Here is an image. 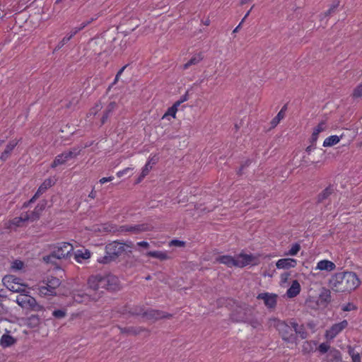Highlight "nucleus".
I'll list each match as a JSON object with an SVG mask.
<instances>
[{"instance_id":"1","label":"nucleus","mask_w":362,"mask_h":362,"mask_svg":"<svg viewBox=\"0 0 362 362\" xmlns=\"http://www.w3.org/2000/svg\"><path fill=\"white\" fill-rule=\"evenodd\" d=\"M358 275L353 272H342L334 274L329 279L330 288L337 293H350L361 285Z\"/></svg>"},{"instance_id":"2","label":"nucleus","mask_w":362,"mask_h":362,"mask_svg":"<svg viewBox=\"0 0 362 362\" xmlns=\"http://www.w3.org/2000/svg\"><path fill=\"white\" fill-rule=\"evenodd\" d=\"M134 248V245L132 241L126 243L112 242L105 247L106 255L98 261L102 264H107L118 256L132 252Z\"/></svg>"},{"instance_id":"3","label":"nucleus","mask_w":362,"mask_h":362,"mask_svg":"<svg viewBox=\"0 0 362 362\" xmlns=\"http://www.w3.org/2000/svg\"><path fill=\"white\" fill-rule=\"evenodd\" d=\"M74 250V247L69 243H59L52 246L50 255L45 256L43 260L47 263H54L55 259H66Z\"/></svg>"},{"instance_id":"4","label":"nucleus","mask_w":362,"mask_h":362,"mask_svg":"<svg viewBox=\"0 0 362 362\" xmlns=\"http://www.w3.org/2000/svg\"><path fill=\"white\" fill-rule=\"evenodd\" d=\"M60 280L54 276H47L39 283L37 289L42 297L57 295V288L60 286Z\"/></svg>"},{"instance_id":"5","label":"nucleus","mask_w":362,"mask_h":362,"mask_svg":"<svg viewBox=\"0 0 362 362\" xmlns=\"http://www.w3.org/2000/svg\"><path fill=\"white\" fill-rule=\"evenodd\" d=\"M317 351L320 354L325 355L322 360L325 362H342V356L341 352L336 348L330 347L327 343H321Z\"/></svg>"},{"instance_id":"6","label":"nucleus","mask_w":362,"mask_h":362,"mask_svg":"<svg viewBox=\"0 0 362 362\" xmlns=\"http://www.w3.org/2000/svg\"><path fill=\"white\" fill-rule=\"evenodd\" d=\"M71 296L75 302L87 305L90 302L97 301L100 298V295L96 292L91 294L86 293L83 289H74L71 291Z\"/></svg>"},{"instance_id":"7","label":"nucleus","mask_w":362,"mask_h":362,"mask_svg":"<svg viewBox=\"0 0 362 362\" xmlns=\"http://www.w3.org/2000/svg\"><path fill=\"white\" fill-rule=\"evenodd\" d=\"M3 283L10 291L16 293H22L25 291L26 286L22 284L21 279L13 275H7L4 277Z\"/></svg>"},{"instance_id":"8","label":"nucleus","mask_w":362,"mask_h":362,"mask_svg":"<svg viewBox=\"0 0 362 362\" xmlns=\"http://www.w3.org/2000/svg\"><path fill=\"white\" fill-rule=\"evenodd\" d=\"M45 209V204H38L35 208V211L32 213L30 216L28 214H22L19 217H16L11 221V225L15 226H21L23 223L30 219L34 221L39 217L40 213Z\"/></svg>"},{"instance_id":"9","label":"nucleus","mask_w":362,"mask_h":362,"mask_svg":"<svg viewBox=\"0 0 362 362\" xmlns=\"http://www.w3.org/2000/svg\"><path fill=\"white\" fill-rule=\"evenodd\" d=\"M235 267H244L247 265H256L258 264V258L250 254L240 253L235 257Z\"/></svg>"},{"instance_id":"10","label":"nucleus","mask_w":362,"mask_h":362,"mask_svg":"<svg viewBox=\"0 0 362 362\" xmlns=\"http://www.w3.org/2000/svg\"><path fill=\"white\" fill-rule=\"evenodd\" d=\"M277 328L284 341L288 342H293L295 340L293 334V323L288 325L283 322H279L277 324Z\"/></svg>"},{"instance_id":"11","label":"nucleus","mask_w":362,"mask_h":362,"mask_svg":"<svg viewBox=\"0 0 362 362\" xmlns=\"http://www.w3.org/2000/svg\"><path fill=\"white\" fill-rule=\"evenodd\" d=\"M79 153V151L77 149H73L68 151H64L62 153L56 156L53 163L51 165L52 168H56L58 165L66 163L70 159L76 157Z\"/></svg>"},{"instance_id":"12","label":"nucleus","mask_w":362,"mask_h":362,"mask_svg":"<svg viewBox=\"0 0 362 362\" xmlns=\"http://www.w3.org/2000/svg\"><path fill=\"white\" fill-rule=\"evenodd\" d=\"M348 321L346 320L333 325L329 329L326 330L325 337L327 340L334 339L348 326Z\"/></svg>"},{"instance_id":"13","label":"nucleus","mask_w":362,"mask_h":362,"mask_svg":"<svg viewBox=\"0 0 362 362\" xmlns=\"http://www.w3.org/2000/svg\"><path fill=\"white\" fill-rule=\"evenodd\" d=\"M105 276L97 274L91 276L88 280V288L93 291L105 289Z\"/></svg>"},{"instance_id":"14","label":"nucleus","mask_w":362,"mask_h":362,"mask_svg":"<svg viewBox=\"0 0 362 362\" xmlns=\"http://www.w3.org/2000/svg\"><path fill=\"white\" fill-rule=\"evenodd\" d=\"M278 296L271 293H261L258 294L257 298L262 300L266 307L268 308H273L276 306L277 302Z\"/></svg>"},{"instance_id":"15","label":"nucleus","mask_w":362,"mask_h":362,"mask_svg":"<svg viewBox=\"0 0 362 362\" xmlns=\"http://www.w3.org/2000/svg\"><path fill=\"white\" fill-rule=\"evenodd\" d=\"M298 264V260L291 257L279 259L276 262V267L279 269H289L295 268Z\"/></svg>"},{"instance_id":"16","label":"nucleus","mask_w":362,"mask_h":362,"mask_svg":"<svg viewBox=\"0 0 362 362\" xmlns=\"http://www.w3.org/2000/svg\"><path fill=\"white\" fill-rule=\"evenodd\" d=\"M56 182V179L54 177H49L44 180V182L39 187L37 191L33 196V197L30 199V202L35 200L37 197H39L41 194H42L47 189L51 187Z\"/></svg>"},{"instance_id":"17","label":"nucleus","mask_w":362,"mask_h":362,"mask_svg":"<svg viewBox=\"0 0 362 362\" xmlns=\"http://www.w3.org/2000/svg\"><path fill=\"white\" fill-rule=\"evenodd\" d=\"M336 269L335 264L327 259H322L317 262L314 270H319L321 272H331Z\"/></svg>"},{"instance_id":"18","label":"nucleus","mask_w":362,"mask_h":362,"mask_svg":"<svg viewBox=\"0 0 362 362\" xmlns=\"http://www.w3.org/2000/svg\"><path fill=\"white\" fill-rule=\"evenodd\" d=\"M105 289L116 291L119 288L118 278L113 275H105Z\"/></svg>"},{"instance_id":"19","label":"nucleus","mask_w":362,"mask_h":362,"mask_svg":"<svg viewBox=\"0 0 362 362\" xmlns=\"http://www.w3.org/2000/svg\"><path fill=\"white\" fill-rule=\"evenodd\" d=\"M301 291L300 283L297 280L292 281L291 286L286 291V296L289 298L297 296Z\"/></svg>"},{"instance_id":"20","label":"nucleus","mask_w":362,"mask_h":362,"mask_svg":"<svg viewBox=\"0 0 362 362\" xmlns=\"http://www.w3.org/2000/svg\"><path fill=\"white\" fill-rule=\"evenodd\" d=\"M148 226L144 224L134 225V226H122L120 228L121 232H131L134 233L146 231L148 230Z\"/></svg>"},{"instance_id":"21","label":"nucleus","mask_w":362,"mask_h":362,"mask_svg":"<svg viewBox=\"0 0 362 362\" xmlns=\"http://www.w3.org/2000/svg\"><path fill=\"white\" fill-rule=\"evenodd\" d=\"M90 257V252L86 249H80L76 251L74 259L78 263H83Z\"/></svg>"},{"instance_id":"22","label":"nucleus","mask_w":362,"mask_h":362,"mask_svg":"<svg viewBox=\"0 0 362 362\" xmlns=\"http://www.w3.org/2000/svg\"><path fill=\"white\" fill-rule=\"evenodd\" d=\"M327 124L325 122L319 123L313 129L310 141L312 143H315L318 139V135L326 130Z\"/></svg>"},{"instance_id":"23","label":"nucleus","mask_w":362,"mask_h":362,"mask_svg":"<svg viewBox=\"0 0 362 362\" xmlns=\"http://www.w3.org/2000/svg\"><path fill=\"white\" fill-rule=\"evenodd\" d=\"M146 255L162 261L170 258L166 251H150L146 252Z\"/></svg>"},{"instance_id":"24","label":"nucleus","mask_w":362,"mask_h":362,"mask_svg":"<svg viewBox=\"0 0 362 362\" xmlns=\"http://www.w3.org/2000/svg\"><path fill=\"white\" fill-rule=\"evenodd\" d=\"M235 257L230 255L220 256L217 259V262L223 264L227 265L229 267H235Z\"/></svg>"},{"instance_id":"25","label":"nucleus","mask_w":362,"mask_h":362,"mask_svg":"<svg viewBox=\"0 0 362 362\" xmlns=\"http://www.w3.org/2000/svg\"><path fill=\"white\" fill-rule=\"evenodd\" d=\"M243 310V314H240L239 316H237V318H235V320H237V322H248L251 324V325L253 327H257V326L259 325V323L255 320V321H250L249 320V318L247 316V312H250V310H245V309H242L241 308V311Z\"/></svg>"},{"instance_id":"26","label":"nucleus","mask_w":362,"mask_h":362,"mask_svg":"<svg viewBox=\"0 0 362 362\" xmlns=\"http://www.w3.org/2000/svg\"><path fill=\"white\" fill-rule=\"evenodd\" d=\"M341 139V136H339L337 135H332L328 136L323 141L324 147H331L336 144H337Z\"/></svg>"},{"instance_id":"27","label":"nucleus","mask_w":362,"mask_h":362,"mask_svg":"<svg viewBox=\"0 0 362 362\" xmlns=\"http://www.w3.org/2000/svg\"><path fill=\"white\" fill-rule=\"evenodd\" d=\"M203 59V55L202 53L195 54L187 63L183 66L185 69H188L192 65L199 64Z\"/></svg>"},{"instance_id":"28","label":"nucleus","mask_w":362,"mask_h":362,"mask_svg":"<svg viewBox=\"0 0 362 362\" xmlns=\"http://www.w3.org/2000/svg\"><path fill=\"white\" fill-rule=\"evenodd\" d=\"M181 104V102H176L172 107H169L167 112L163 115V119H168V117L175 118L177 107Z\"/></svg>"},{"instance_id":"29","label":"nucleus","mask_w":362,"mask_h":362,"mask_svg":"<svg viewBox=\"0 0 362 362\" xmlns=\"http://www.w3.org/2000/svg\"><path fill=\"white\" fill-rule=\"evenodd\" d=\"M15 339L8 334H4L0 339V345L3 347H8L13 344Z\"/></svg>"},{"instance_id":"30","label":"nucleus","mask_w":362,"mask_h":362,"mask_svg":"<svg viewBox=\"0 0 362 362\" xmlns=\"http://www.w3.org/2000/svg\"><path fill=\"white\" fill-rule=\"evenodd\" d=\"M300 249V245L299 243H296L291 245L290 248L286 252H285L284 255L288 257L296 256L299 252Z\"/></svg>"},{"instance_id":"31","label":"nucleus","mask_w":362,"mask_h":362,"mask_svg":"<svg viewBox=\"0 0 362 362\" xmlns=\"http://www.w3.org/2000/svg\"><path fill=\"white\" fill-rule=\"evenodd\" d=\"M315 345H316V344L314 341H306L303 342V344L302 351L305 354H309L313 351Z\"/></svg>"},{"instance_id":"32","label":"nucleus","mask_w":362,"mask_h":362,"mask_svg":"<svg viewBox=\"0 0 362 362\" xmlns=\"http://www.w3.org/2000/svg\"><path fill=\"white\" fill-rule=\"evenodd\" d=\"M116 107V103L112 102V103H110L106 110H105V112L104 113V115H103L102 117V119H101V122L102 124L105 123V122L106 121V119H107L108 116H109V114Z\"/></svg>"},{"instance_id":"33","label":"nucleus","mask_w":362,"mask_h":362,"mask_svg":"<svg viewBox=\"0 0 362 362\" xmlns=\"http://www.w3.org/2000/svg\"><path fill=\"white\" fill-rule=\"evenodd\" d=\"M348 352L350 356L351 357L352 362H361V356L360 354L355 351L354 348L349 346Z\"/></svg>"},{"instance_id":"34","label":"nucleus","mask_w":362,"mask_h":362,"mask_svg":"<svg viewBox=\"0 0 362 362\" xmlns=\"http://www.w3.org/2000/svg\"><path fill=\"white\" fill-rule=\"evenodd\" d=\"M293 332L300 335L302 339H305L307 337L306 332L301 326H298V324L293 322Z\"/></svg>"},{"instance_id":"35","label":"nucleus","mask_w":362,"mask_h":362,"mask_svg":"<svg viewBox=\"0 0 362 362\" xmlns=\"http://www.w3.org/2000/svg\"><path fill=\"white\" fill-rule=\"evenodd\" d=\"M122 315L131 314L132 315H139L142 313L141 310L138 308H124L122 312Z\"/></svg>"},{"instance_id":"36","label":"nucleus","mask_w":362,"mask_h":362,"mask_svg":"<svg viewBox=\"0 0 362 362\" xmlns=\"http://www.w3.org/2000/svg\"><path fill=\"white\" fill-rule=\"evenodd\" d=\"M151 168L152 165L146 163L145 166L142 169L141 174L139 177L137 182H140L148 175Z\"/></svg>"},{"instance_id":"37","label":"nucleus","mask_w":362,"mask_h":362,"mask_svg":"<svg viewBox=\"0 0 362 362\" xmlns=\"http://www.w3.org/2000/svg\"><path fill=\"white\" fill-rule=\"evenodd\" d=\"M28 295H19L16 298V303L22 308H26V301L28 298Z\"/></svg>"},{"instance_id":"38","label":"nucleus","mask_w":362,"mask_h":362,"mask_svg":"<svg viewBox=\"0 0 362 362\" xmlns=\"http://www.w3.org/2000/svg\"><path fill=\"white\" fill-rule=\"evenodd\" d=\"M333 192V189L331 187H327L319 195L320 200L327 199Z\"/></svg>"},{"instance_id":"39","label":"nucleus","mask_w":362,"mask_h":362,"mask_svg":"<svg viewBox=\"0 0 362 362\" xmlns=\"http://www.w3.org/2000/svg\"><path fill=\"white\" fill-rule=\"evenodd\" d=\"M284 112L283 110H281L277 114V115L272 119V124L273 126L277 125L279 122L284 118Z\"/></svg>"},{"instance_id":"40","label":"nucleus","mask_w":362,"mask_h":362,"mask_svg":"<svg viewBox=\"0 0 362 362\" xmlns=\"http://www.w3.org/2000/svg\"><path fill=\"white\" fill-rule=\"evenodd\" d=\"M341 310L344 312H349L357 310V306L353 303H348L341 306Z\"/></svg>"},{"instance_id":"41","label":"nucleus","mask_w":362,"mask_h":362,"mask_svg":"<svg viewBox=\"0 0 362 362\" xmlns=\"http://www.w3.org/2000/svg\"><path fill=\"white\" fill-rule=\"evenodd\" d=\"M353 97L355 98H359L362 97V83L358 85L354 90Z\"/></svg>"},{"instance_id":"42","label":"nucleus","mask_w":362,"mask_h":362,"mask_svg":"<svg viewBox=\"0 0 362 362\" xmlns=\"http://www.w3.org/2000/svg\"><path fill=\"white\" fill-rule=\"evenodd\" d=\"M23 262L21 260H15L11 265V269L15 271L21 270L23 268Z\"/></svg>"},{"instance_id":"43","label":"nucleus","mask_w":362,"mask_h":362,"mask_svg":"<svg viewBox=\"0 0 362 362\" xmlns=\"http://www.w3.org/2000/svg\"><path fill=\"white\" fill-rule=\"evenodd\" d=\"M290 274L288 272H285L281 274L280 276V286H284L285 284L288 282V280L289 279Z\"/></svg>"},{"instance_id":"44","label":"nucleus","mask_w":362,"mask_h":362,"mask_svg":"<svg viewBox=\"0 0 362 362\" xmlns=\"http://www.w3.org/2000/svg\"><path fill=\"white\" fill-rule=\"evenodd\" d=\"M18 144V141H16V140H13V141H11L6 146V148H5V151L6 153H8V154H10L11 153V151L13 150V148L16 147V146Z\"/></svg>"},{"instance_id":"45","label":"nucleus","mask_w":362,"mask_h":362,"mask_svg":"<svg viewBox=\"0 0 362 362\" xmlns=\"http://www.w3.org/2000/svg\"><path fill=\"white\" fill-rule=\"evenodd\" d=\"M52 315L56 318L61 319L66 316V311L64 310H56L52 313Z\"/></svg>"},{"instance_id":"46","label":"nucleus","mask_w":362,"mask_h":362,"mask_svg":"<svg viewBox=\"0 0 362 362\" xmlns=\"http://www.w3.org/2000/svg\"><path fill=\"white\" fill-rule=\"evenodd\" d=\"M36 302L35 298L33 297L28 296L26 301V308H30L31 309L33 306L35 305Z\"/></svg>"},{"instance_id":"47","label":"nucleus","mask_w":362,"mask_h":362,"mask_svg":"<svg viewBox=\"0 0 362 362\" xmlns=\"http://www.w3.org/2000/svg\"><path fill=\"white\" fill-rule=\"evenodd\" d=\"M169 245L181 247L185 245V243L178 240H173L170 242Z\"/></svg>"},{"instance_id":"48","label":"nucleus","mask_w":362,"mask_h":362,"mask_svg":"<svg viewBox=\"0 0 362 362\" xmlns=\"http://www.w3.org/2000/svg\"><path fill=\"white\" fill-rule=\"evenodd\" d=\"M101 105L100 104H97L94 107H93L90 110V112L89 114L90 115H95L97 114V112L100 110L101 109Z\"/></svg>"},{"instance_id":"49","label":"nucleus","mask_w":362,"mask_h":362,"mask_svg":"<svg viewBox=\"0 0 362 362\" xmlns=\"http://www.w3.org/2000/svg\"><path fill=\"white\" fill-rule=\"evenodd\" d=\"M31 310H34V311H42L45 310L44 307L40 304H38L37 303V301L35 302V305L33 306V308H31Z\"/></svg>"},{"instance_id":"50","label":"nucleus","mask_w":362,"mask_h":362,"mask_svg":"<svg viewBox=\"0 0 362 362\" xmlns=\"http://www.w3.org/2000/svg\"><path fill=\"white\" fill-rule=\"evenodd\" d=\"M136 245L138 247H142L144 249H148L150 246L149 243L146 241H141V242H138L136 243Z\"/></svg>"},{"instance_id":"51","label":"nucleus","mask_w":362,"mask_h":362,"mask_svg":"<svg viewBox=\"0 0 362 362\" xmlns=\"http://www.w3.org/2000/svg\"><path fill=\"white\" fill-rule=\"evenodd\" d=\"M130 170H132V168H126L124 169H123L122 170H119L117 173V176L118 177H122L123 175H124L125 174H127Z\"/></svg>"},{"instance_id":"52","label":"nucleus","mask_w":362,"mask_h":362,"mask_svg":"<svg viewBox=\"0 0 362 362\" xmlns=\"http://www.w3.org/2000/svg\"><path fill=\"white\" fill-rule=\"evenodd\" d=\"M158 160V158L157 157V156L155 155L153 156L149 157L147 163H149L150 165H153L157 163Z\"/></svg>"},{"instance_id":"53","label":"nucleus","mask_w":362,"mask_h":362,"mask_svg":"<svg viewBox=\"0 0 362 362\" xmlns=\"http://www.w3.org/2000/svg\"><path fill=\"white\" fill-rule=\"evenodd\" d=\"M308 303H309V306L313 308H317L318 303L317 301L314 300L313 299L310 298L308 300Z\"/></svg>"},{"instance_id":"54","label":"nucleus","mask_w":362,"mask_h":362,"mask_svg":"<svg viewBox=\"0 0 362 362\" xmlns=\"http://www.w3.org/2000/svg\"><path fill=\"white\" fill-rule=\"evenodd\" d=\"M68 42V40H66V37H64L57 45V49H61L65 44Z\"/></svg>"},{"instance_id":"55","label":"nucleus","mask_w":362,"mask_h":362,"mask_svg":"<svg viewBox=\"0 0 362 362\" xmlns=\"http://www.w3.org/2000/svg\"><path fill=\"white\" fill-rule=\"evenodd\" d=\"M113 177H103L100 180V184H104L107 182H110V181H112L113 180Z\"/></svg>"},{"instance_id":"56","label":"nucleus","mask_w":362,"mask_h":362,"mask_svg":"<svg viewBox=\"0 0 362 362\" xmlns=\"http://www.w3.org/2000/svg\"><path fill=\"white\" fill-rule=\"evenodd\" d=\"M339 4H334L332 5L330 8L327 11L325 12V16H327V15H329L332 12H333V11L338 6Z\"/></svg>"},{"instance_id":"57","label":"nucleus","mask_w":362,"mask_h":362,"mask_svg":"<svg viewBox=\"0 0 362 362\" xmlns=\"http://www.w3.org/2000/svg\"><path fill=\"white\" fill-rule=\"evenodd\" d=\"M329 298V294L328 293V291H327L324 293H322L320 296V298H323V300H325V301H327Z\"/></svg>"},{"instance_id":"58","label":"nucleus","mask_w":362,"mask_h":362,"mask_svg":"<svg viewBox=\"0 0 362 362\" xmlns=\"http://www.w3.org/2000/svg\"><path fill=\"white\" fill-rule=\"evenodd\" d=\"M80 30H81V28H79L78 26L77 27H75L74 28L71 30V33L73 34V35L74 36L77 33H78Z\"/></svg>"},{"instance_id":"59","label":"nucleus","mask_w":362,"mask_h":362,"mask_svg":"<svg viewBox=\"0 0 362 362\" xmlns=\"http://www.w3.org/2000/svg\"><path fill=\"white\" fill-rule=\"evenodd\" d=\"M80 30H81V28H79L78 26L77 27H75L74 28L71 30V33L73 34V35L74 36L77 33H78Z\"/></svg>"},{"instance_id":"60","label":"nucleus","mask_w":362,"mask_h":362,"mask_svg":"<svg viewBox=\"0 0 362 362\" xmlns=\"http://www.w3.org/2000/svg\"><path fill=\"white\" fill-rule=\"evenodd\" d=\"M93 19L92 18L90 21L83 22L78 27L81 28V30L86 27Z\"/></svg>"},{"instance_id":"61","label":"nucleus","mask_w":362,"mask_h":362,"mask_svg":"<svg viewBox=\"0 0 362 362\" xmlns=\"http://www.w3.org/2000/svg\"><path fill=\"white\" fill-rule=\"evenodd\" d=\"M10 154H8V153H6L5 151L2 153L1 156V160H6Z\"/></svg>"},{"instance_id":"62","label":"nucleus","mask_w":362,"mask_h":362,"mask_svg":"<svg viewBox=\"0 0 362 362\" xmlns=\"http://www.w3.org/2000/svg\"><path fill=\"white\" fill-rule=\"evenodd\" d=\"M126 66H123L117 74L115 80H118L119 76L122 74V73L124 71Z\"/></svg>"},{"instance_id":"63","label":"nucleus","mask_w":362,"mask_h":362,"mask_svg":"<svg viewBox=\"0 0 362 362\" xmlns=\"http://www.w3.org/2000/svg\"><path fill=\"white\" fill-rule=\"evenodd\" d=\"M126 66H123L117 74L115 80H118L119 76L122 74V73L124 71Z\"/></svg>"},{"instance_id":"64","label":"nucleus","mask_w":362,"mask_h":362,"mask_svg":"<svg viewBox=\"0 0 362 362\" xmlns=\"http://www.w3.org/2000/svg\"><path fill=\"white\" fill-rule=\"evenodd\" d=\"M74 37L73 34H71V33H68L65 37H66V40H68V42Z\"/></svg>"}]
</instances>
